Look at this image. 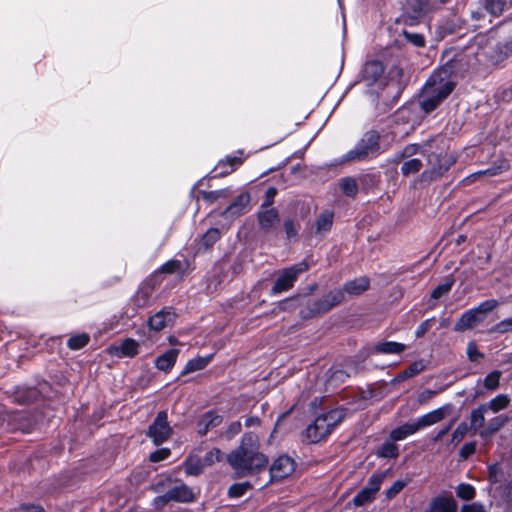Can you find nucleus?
Segmentation results:
<instances>
[{
	"instance_id": "ddd939ff",
	"label": "nucleus",
	"mask_w": 512,
	"mask_h": 512,
	"mask_svg": "<svg viewBox=\"0 0 512 512\" xmlns=\"http://www.w3.org/2000/svg\"><path fill=\"white\" fill-rule=\"evenodd\" d=\"M228 461L240 473L253 472L267 463L266 457L258 450H233Z\"/></svg>"
},
{
	"instance_id": "9b49d317",
	"label": "nucleus",
	"mask_w": 512,
	"mask_h": 512,
	"mask_svg": "<svg viewBox=\"0 0 512 512\" xmlns=\"http://www.w3.org/2000/svg\"><path fill=\"white\" fill-rule=\"evenodd\" d=\"M350 150L351 156L356 159V163H361L376 159L386 151V147L381 144L380 132L371 128L363 133Z\"/></svg>"
},
{
	"instance_id": "c756f323",
	"label": "nucleus",
	"mask_w": 512,
	"mask_h": 512,
	"mask_svg": "<svg viewBox=\"0 0 512 512\" xmlns=\"http://www.w3.org/2000/svg\"><path fill=\"white\" fill-rule=\"evenodd\" d=\"M154 284H143V280L139 284L136 292L130 297L129 303L135 307L136 310H140L149 307L153 301L154 293L156 291Z\"/></svg>"
},
{
	"instance_id": "20e7f679",
	"label": "nucleus",
	"mask_w": 512,
	"mask_h": 512,
	"mask_svg": "<svg viewBox=\"0 0 512 512\" xmlns=\"http://www.w3.org/2000/svg\"><path fill=\"white\" fill-rule=\"evenodd\" d=\"M427 167L409 182L410 190H424L441 180L455 163L456 156L447 152L446 140L441 134H433L424 139Z\"/></svg>"
},
{
	"instance_id": "0e129e2a",
	"label": "nucleus",
	"mask_w": 512,
	"mask_h": 512,
	"mask_svg": "<svg viewBox=\"0 0 512 512\" xmlns=\"http://www.w3.org/2000/svg\"><path fill=\"white\" fill-rule=\"evenodd\" d=\"M156 378V372H154L148 364H144L141 368L140 374L137 377V385L141 389L148 388Z\"/></svg>"
},
{
	"instance_id": "c85d7f7f",
	"label": "nucleus",
	"mask_w": 512,
	"mask_h": 512,
	"mask_svg": "<svg viewBox=\"0 0 512 512\" xmlns=\"http://www.w3.org/2000/svg\"><path fill=\"white\" fill-rule=\"evenodd\" d=\"M295 468V461L287 455H282L278 457L271 465L270 479L271 481H281L292 475L295 471Z\"/></svg>"
},
{
	"instance_id": "a19ab883",
	"label": "nucleus",
	"mask_w": 512,
	"mask_h": 512,
	"mask_svg": "<svg viewBox=\"0 0 512 512\" xmlns=\"http://www.w3.org/2000/svg\"><path fill=\"white\" fill-rule=\"evenodd\" d=\"M451 384L452 382H449L436 389L425 388L418 393L416 399H409L406 405H411V410L415 411L421 405L428 403L433 396L446 390Z\"/></svg>"
},
{
	"instance_id": "680f3d73",
	"label": "nucleus",
	"mask_w": 512,
	"mask_h": 512,
	"mask_svg": "<svg viewBox=\"0 0 512 512\" xmlns=\"http://www.w3.org/2000/svg\"><path fill=\"white\" fill-rule=\"evenodd\" d=\"M236 153L239 154V155L228 154L224 158L220 159L217 162L216 167H219V168L226 167L227 169L235 167V170H236L239 166L242 165V163L244 161V158L242 157V154L244 153V150L243 149H238L236 151Z\"/></svg>"
},
{
	"instance_id": "4d7b16f0",
	"label": "nucleus",
	"mask_w": 512,
	"mask_h": 512,
	"mask_svg": "<svg viewBox=\"0 0 512 512\" xmlns=\"http://www.w3.org/2000/svg\"><path fill=\"white\" fill-rule=\"evenodd\" d=\"M406 87V83L398 84V86H389V88H395V92L390 96L388 100L382 101L381 106L383 113H388L398 104Z\"/></svg>"
},
{
	"instance_id": "09e8293b",
	"label": "nucleus",
	"mask_w": 512,
	"mask_h": 512,
	"mask_svg": "<svg viewBox=\"0 0 512 512\" xmlns=\"http://www.w3.org/2000/svg\"><path fill=\"white\" fill-rule=\"evenodd\" d=\"M511 403V397L507 393H499L487 402L480 403L483 408L488 412L497 413L500 410L506 409Z\"/></svg>"
},
{
	"instance_id": "79ce46f5",
	"label": "nucleus",
	"mask_w": 512,
	"mask_h": 512,
	"mask_svg": "<svg viewBox=\"0 0 512 512\" xmlns=\"http://www.w3.org/2000/svg\"><path fill=\"white\" fill-rule=\"evenodd\" d=\"M428 362L423 358H418L413 361V363L406 370L398 373L391 379V384H397L403 382L413 376L421 373L426 367Z\"/></svg>"
},
{
	"instance_id": "0eeeda50",
	"label": "nucleus",
	"mask_w": 512,
	"mask_h": 512,
	"mask_svg": "<svg viewBox=\"0 0 512 512\" xmlns=\"http://www.w3.org/2000/svg\"><path fill=\"white\" fill-rule=\"evenodd\" d=\"M503 301L496 298H486L476 305L464 310L456 319L452 330L456 333L472 331L477 327L499 319L498 310Z\"/></svg>"
},
{
	"instance_id": "8fccbe9b",
	"label": "nucleus",
	"mask_w": 512,
	"mask_h": 512,
	"mask_svg": "<svg viewBox=\"0 0 512 512\" xmlns=\"http://www.w3.org/2000/svg\"><path fill=\"white\" fill-rule=\"evenodd\" d=\"M457 504L451 497L439 496L435 498L427 512H456Z\"/></svg>"
},
{
	"instance_id": "5701e85b",
	"label": "nucleus",
	"mask_w": 512,
	"mask_h": 512,
	"mask_svg": "<svg viewBox=\"0 0 512 512\" xmlns=\"http://www.w3.org/2000/svg\"><path fill=\"white\" fill-rule=\"evenodd\" d=\"M385 69L386 66L383 61L378 58L366 60L356 75L357 81H367V87L374 86L376 81L384 73Z\"/></svg>"
},
{
	"instance_id": "ea45409f",
	"label": "nucleus",
	"mask_w": 512,
	"mask_h": 512,
	"mask_svg": "<svg viewBox=\"0 0 512 512\" xmlns=\"http://www.w3.org/2000/svg\"><path fill=\"white\" fill-rule=\"evenodd\" d=\"M510 417L505 414H500L490 418L484 428L479 430V437L482 440L491 438L500 428L508 424Z\"/></svg>"
},
{
	"instance_id": "de8ad7c7",
	"label": "nucleus",
	"mask_w": 512,
	"mask_h": 512,
	"mask_svg": "<svg viewBox=\"0 0 512 512\" xmlns=\"http://www.w3.org/2000/svg\"><path fill=\"white\" fill-rule=\"evenodd\" d=\"M388 86H398V84L406 83V86L409 84V77L405 75L404 69L400 63H393L385 76Z\"/></svg>"
},
{
	"instance_id": "bf43d9fd",
	"label": "nucleus",
	"mask_w": 512,
	"mask_h": 512,
	"mask_svg": "<svg viewBox=\"0 0 512 512\" xmlns=\"http://www.w3.org/2000/svg\"><path fill=\"white\" fill-rule=\"evenodd\" d=\"M412 419L418 431L428 428L441 421L438 418V412L433 410Z\"/></svg>"
},
{
	"instance_id": "b1692460",
	"label": "nucleus",
	"mask_w": 512,
	"mask_h": 512,
	"mask_svg": "<svg viewBox=\"0 0 512 512\" xmlns=\"http://www.w3.org/2000/svg\"><path fill=\"white\" fill-rule=\"evenodd\" d=\"M381 176V171L374 167L361 170V172L356 175L360 193L367 195L379 190Z\"/></svg>"
},
{
	"instance_id": "4be33fe9",
	"label": "nucleus",
	"mask_w": 512,
	"mask_h": 512,
	"mask_svg": "<svg viewBox=\"0 0 512 512\" xmlns=\"http://www.w3.org/2000/svg\"><path fill=\"white\" fill-rule=\"evenodd\" d=\"M140 342L133 337H125L119 342H113L106 348L111 357L132 359L140 353Z\"/></svg>"
},
{
	"instance_id": "dca6fc26",
	"label": "nucleus",
	"mask_w": 512,
	"mask_h": 512,
	"mask_svg": "<svg viewBox=\"0 0 512 512\" xmlns=\"http://www.w3.org/2000/svg\"><path fill=\"white\" fill-rule=\"evenodd\" d=\"M178 316L176 308L172 305H164L146 319V325L149 331L159 338L161 331L175 326Z\"/></svg>"
},
{
	"instance_id": "3c124183",
	"label": "nucleus",
	"mask_w": 512,
	"mask_h": 512,
	"mask_svg": "<svg viewBox=\"0 0 512 512\" xmlns=\"http://www.w3.org/2000/svg\"><path fill=\"white\" fill-rule=\"evenodd\" d=\"M423 166L424 163L421 158L410 157L402 162L400 172L404 178L410 177L412 175L417 176L421 173L420 171L422 170Z\"/></svg>"
},
{
	"instance_id": "a211bd4d",
	"label": "nucleus",
	"mask_w": 512,
	"mask_h": 512,
	"mask_svg": "<svg viewBox=\"0 0 512 512\" xmlns=\"http://www.w3.org/2000/svg\"><path fill=\"white\" fill-rule=\"evenodd\" d=\"M509 169V160L506 159L505 157H499L496 160H494L487 168L477 170L465 176L463 179L459 181L458 186L470 185L483 177L498 176L508 171Z\"/></svg>"
},
{
	"instance_id": "f704fd0d",
	"label": "nucleus",
	"mask_w": 512,
	"mask_h": 512,
	"mask_svg": "<svg viewBox=\"0 0 512 512\" xmlns=\"http://www.w3.org/2000/svg\"><path fill=\"white\" fill-rule=\"evenodd\" d=\"M375 355L372 352L371 344H365L352 356L344 360V366L351 369L355 373L365 369V362L371 356Z\"/></svg>"
},
{
	"instance_id": "5fc2aeb1",
	"label": "nucleus",
	"mask_w": 512,
	"mask_h": 512,
	"mask_svg": "<svg viewBox=\"0 0 512 512\" xmlns=\"http://www.w3.org/2000/svg\"><path fill=\"white\" fill-rule=\"evenodd\" d=\"M479 332L487 335H503L512 332V316L506 317L486 328L485 330H480Z\"/></svg>"
},
{
	"instance_id": "423d86ee",
	"label": "nucleus",
	"mask_w": 512,
	"mask_h": 512,
	"mask_svg": "<svg viewBox=\"0 0 512 512\" xmlns=\"http://www.w3.org/2000/svg\"><path fill=\"white\" fill-rule=\"evenodd\" d=\"M52 419L51 411H37L32 406L15 411L0 407V435L4 432L29 434L48 426Z\"/></svg>"
},
{
	"instance_id": "bb28decb",
	"label": "nucleus",
	"mask_w": 512,
	"mask_h": 512,
	"mask_svg": "<svg viewBox=\"0 0 512 512\" xmlns=\"http://www.w3.org/2000/svg\"><path fill=\"white\" fill-rule=\"evenodd\" d=\"M61 343L60 336H47L41 334L38 337L31 336L25 341L24 349L32 353H38L43 351L53 352L56 346Z\"/></svg>"
},
{
	"instance_id": "1a4fd4ad",
	"label": "nucleus",
	"mask_w": 512,
	"mask_h": 512,
	"mask_svg": "<svg viewBox=\"0 0 512 512\" xmlns=\"http://www.w3.org/2000/svg\"><path fill=\"white\" fill-rule=\"evenodd\" d=\"M467 65L468 61L463 49L458 50L455 46L446 47L440 54L438 65L429 76L431 79H435L437 83L453 88L454 83L450 77L462 74Z\"/></svg>"
},
{
	"instance_id": "6e6d98bb",
	"label": "nucleus",
	"mask_w": 512,
	"mask_h": 512,
	"mask_svg": "<svg viewBox=\"0 0 512 512\" xmlns=\"http://www.w3.org/2000/svg\"><path fill=\"white\" fill-rule=\"evenodd\" d=\"M487 413L486 409L478 404L477 407L473 408L469 415V427L470 430L476 432L480 429L481 426L485 423V414Z\"/></svg>"
},
{
	"instance_id": "e2e57ef3",
	"label": "nucleus",
	"mask_w": 512,
	"mask_h": 512,
	"mask_svg": "<svg viewBox=\"0 0 512 512\" xmlns=\"http://www.w3.org/2000/svg\"><path fill=\"white\" fill-rule=\"evenodd\" d=\"M136 334L140 337L138 341L141 346L150 347L158 342V337L149 331L146 320L136 329Z\"/></svg>"
},
{
	"instance_id": "4468645a",
	"label": "nucleus",
	"mask_w": 512,
	"mask_h": 512,
	"mask_svg": "<svg viewBox=\"0 0 512 512\" xmlns=\"http://www.w3.org/2000/svg\"><path fill=\"white\" fill-rule=\"evenodd\" d=\"M173 434V428L168 420L167 410H159L146 429V436L157 448L162 446Z\"/></svg>"
},
{
	"instance_id": "cd10ccee",
	"label": "nucleus",
	"mask_w": 512,
	"mask_h": 512,
	"mask_svg": "<svg viewBox=\"0 0 512 512\" xmlns=\"http://www.w3.org/2000/svg\"><path fill=\"white\" fill-rule=\"evenodd\" d=\"M222 421L223 415L217 409H208L197 419L195 423L196 432L200 437H204L209 431L218 427Z\"/></svg>"
},
{
	"instance_id": "69168bd1",
	"label": "nucleus",
	"mask_w": 512,
	"mask_h": 512,
	"mask_svg": "<svg viewBox=\"0 0 512 512\" xmlns=\"http://www.w3.org/2000/svg\"><path fill=\"white\" fill-rule=\"evenodd\" d=\"M402 36L407 43L416 48L424 47L426 44V38L423 33L403 29Z\"/></svg>"
},
{
	"instance_id": "c03bdc74",
	"label": "nucleus",
	"mask_w": 512,
	"mask_h": 512,
	"mask_svg": "<svg viewBox=\"0 0 512 512\" xmlns=\"http://www.w3.org/2000/svg\"><path fill=\"white\" fill-rule=\"evenodd\" d=\"M340 193L350 199H355L360 192L356 175H346L338 180Z\"/></svg>"
},
{
	"instance_id": "864d4df0",
	"label": "nucleus",
	"mask_w": 512,
	"mask_h": 512,
	"mask_svg": "<svg viewBox=\"0 0 512 512\" xmlns=\"http://www.w3.org/2000/svg\"><path fill=\"white\" fill-rule=\"evenodd\" d=\"M290 412H291V410L288 409V410L282 411L278 414V416L274 422L273 429L267 439L268 445L272 444L274 439L277 437L278 433H280L282 431L287 432L289 430L287 427L286 420L289 417Z\"/></svg>"
},
{
	"instance_id": "4c0bfd02",
	"label": "nucleus",
	"mask_w": 512,
	"mask_h": 512,
	"mask_svg": "<svg viewBox=\"0 0 512 512\" xmlns=\"http://www.w3.org/2000/svg\"><path fill=\"white\" fill-rule=\"evenodd\" d=\"M371 346L372 352H374L375 355L400 354L407 347L405 343L394 340H380L371 344Z\"/></svg>"
},
{
	"instance_id": "2eb2a0df",
	"label": "nucleus",
	"mask_w": 512,
	"mask_h": 512,
	"mask_svg": "<svg viewBox=\"0 0 512 512\" xmlns=\"http://www.w3.org/2000/svg\"><path fill=\"white\" fill-rule=\"evenodd\" d=\"M188 265L189 261L187 259H178L176 257H172L163 264H161L147 277H145L143 279V284L147 285L151 283L154 284L156 288H158V286L163 281L165 275H183L186 272Z\"/></svg>"
},
{
	"instance_id": "a878e982",
	"label": "nucleus",
	"mask_w": 512,
	"mask_h": 512,
	"mask_svg": "<svg viewBox=\"0 0 512 512\" xmlns=\"http://www.w3.org/2000/svg\"><path fill=\"white\" fill-rule=\"evenodd\" d=\"M180 353L181 348L177 346L165 349L153 359L154 368L164 374L170 373L176 365Z\"/></svg>"
},
{
	"instance_id": "aec40b11",
	"label": "nucleus",
	"mask_w": 512,
	"mask_h": 512,
	"mask_svg": "<svg viewBox=\"0 0 512 512\" xmlns=\"http://www.w3.org/2000/svg\"><path fill=\"white\" fill-rule=\"evenodd\" d=\"M225 233L224 225H212L206 229L204 233L197 236L193 242L195 254H203L213 248Z\"/></svg>"
},
{
	"instance_id": "338daca9",
	"label": "nucleus",
	"mask_w": 512,
	"mask_h": 512,
	"mask_svg": "<svg viewBox=\"0 0 512 512\" xmlns=\"http://www.w3.org/2000/svg\"><path fill=\"white\" fill-rule=\"evenodd\" d=\"M235 448H261L258 435L252 431L245 432Z\"/></svg>"
},
{
	"instance_id": "c9c22d12",
	"label": "nucleus",
	"mask_w": 512,
	"mask_h": 512,
	"mask_svg": "<svg viewBox=\"0 0 512 512\" xmlns=\"http://www.w3.org/2000/svg\"><path fill=\"white\" fill-rule=\"evenodd\" d=\"M220 460V451H210L207 453L204 460L198 456H191L186 462V472L191 475L199 474L202 469L208 465L213 464L215 461Z\"/></svg>"
},
{
	"instance_id": "f3484780",
	"label": "nucleus",
	"mask_w": 512,
	"mask_h": 512,
	"mask_svg": "<svg viewBox=\"0 0 512 512\" xmlns=\"http://www.w3.org/2000/svg\"><path fill=\"white\" fill-rule=\"evenodd\" d=\"M256 218L259 228L271 235L279 236L281 234L279 210L275 206H259L256 211Z\"/></svg>"
},
{
	"instance_id": "37998d69",
	"label": "nucleus",
	"mask_w": 512,
	"mask_h": 512,
	"mask_svg": "<svg viewBox=\"0 0 512 512\" xmlns=\"http://www.w3.org/2000/svg\"><path fill=\"white\" fill-rule=\"evenodd\" d=\"M479 3L492 17H499L512 7V0H479Z\"/></svg>"
},
{
	"instance_id": "f8f14e48",
	"label": "nucleus",
	"mask_w": 512,
	"mask_h": 512,
	"mask_svg": "<svg viewBox=\"0 0 512 512\" xmlns=\"http://www.w3.org/2000/svg\"><path fill=\"white\" fill-rule=\"evenodd\" d=\"M439 9L433 0H405L401 16L405 17V24L413 27L425 18L431 16Z\"/></svg>"
},
{
	"instance_id": "603ef678",
	"label": "nucleus",
	"mask_w": 512,
	"mask_h": 512,
	"mask_svg": "<svg viewBox=\"0 0 512 512\" xmlns=\"http://www.w3.org/2000/svg\"><path fill=\"white\" fill-rule=\"evenodd\" d=\"M502 374L500 369H493L484 378H478L477 385L483 384L487 390L495 391L500 387Z\"/></svg>"
},
{
	"instance_id": "13d9d810",
	"label": "nucleus",
	"mask_w": 512,
	"mask_h": 512,
	"mask_svg": "<svg viewBox=\"0 0 512 512\" xmlns=\"http://www.w3.org/2000/svg\"><path fill=\"white\" fill-rule=\"evenodd\" d=\"M89 342L90 335L86 332H81L71 335L67 339L66 346L72 351H79L85 348Z\"/></svg>"
},
{
	"instance_id": "58836bf2",
	"label": "nucleus",
	"mask_w": 512,
	"mask_h": 512,
	"mask_svg": "<svg viewBox=\"0 0 512 512\" xmlns=\"http://www.w3.org/2000/svg\"><path fill=\"white\" fill-rule=\"evenodd\" d=\"M250 252L243 248L233 258L227 269V276L229 275V281H233L245 270L247 262L250 260Z\"/></svg>"
},
{
	"instance_id": "f257e3e1",
	"label": "nucleus",
	"mask_w": 512,
	"mask_h": 512,
	"mask_svg": "<svg viewBox=\"0 0 512 512\" xmlns=\"http://www.w3.org/2000/svg\"><path fill=\"white\" fill-rule=\"evenodd\" d=\"M68 383L69 379L62 371H48L47 378L37 374L14 386V399L20 404L31 405L37 411L49 410L54 418V411L63 399L61 388Z\"/></svg>"
},
{
	"instance_id": "052dcab7",
	"label": "nucleus",
	"mask_w": 512,
	"mask_h": 512,
	"mask_svg": "<svg viewBox=\"0 0 512 512\" xmlns=\"http://www.w3.org/2000/svg\"><path fill=\"white\" fill-rule=\"evenodd\" d=\"M271 284H272L271 273L267 277L259 279L253 285L250 293L247 295V297L249 298V302H251L255 298H258L263 292H266L268 294Z\"/></svg>"
},
{
	"instance_id": "39448f33",
	"label": "nucleus",
	"mask_w": 512,
	"mask_h": 512,
	"mask_svg": "<svg viewBox=\"0 0 512 512\" xmlns=\"http://www.w3.org/2000/svg\"><path fill=\"white\" fill-rule=\"evenodd\" d=\"M370 286L371 279L367 275L347 280L341 286L331 288L321 297L315 298L313 307L305 308L301 316L305 318H320L333 308L362 295Z\"/></svg>"
},
{
	"instance_id": "49530a36",
	"label": "nucleus",
	"mask_w": 512,
	"mask_h": 512,
	"mask_svg": "<svg viewBox=\"0 0 512 512\" xmlns=\"http://www.w3.org/2000/svg\"><path fill=\"white\" fill-rule=\"evenodd\" d=\"M346 163H356V159L354 156H351V150H348L346 153L341 156L332 159L329 163H325L323 165H311L310 166V174L319 175L321 171H324L331 167H336Z\"/></svg>"
},
{
	"instance_id": "e433bc0d",
	"label": "nucleus",
	"mask_w": 512,
	"mask_h": 512,
	"mask_svg": "<svg viewBox=\"0 0 512 512\" xmlns=\"http://www.w3.org/2000/svg\"><path fill=\"white\" fill-rule=\"evenodd\" d=\"M281 234H284L286 244H295L301 238V222L295 219L283 217L280 223Z\"/></svg>"
},
{
	"instance_id": "72a5a7b5",
	"label": "nucleus",
	"mask_w": 512,
	"mask_h": 512,
	"mask_svg": "<svg viewBox=\"0 0 512 512\" xmlns=\"http://www.w3.org/2000/svg\"><path fill=\"white\" fill-rule=\"evenodd\" d=\"M193 500L192 490L188 486L180 484L170 489L165 495L158 497L156 503L164 505L168 501L191 502Z\"/></svg>"
},
{
	"instance_id": "473e14b6",
	"label": "nucleus",
	"mask_w": 512,
	"mask_h": 512,
	"mask_svg": "<svg viewBox=\"0 0 512 512\" xmlns=\"http://www.w3.org/2000/svg\"><path fill=\"white\" fill-rule=\"evenodd\" d=\"M454 284L455 278L452 274H448L442 282L438 283L430 291L429 298L427 299L428 308H433L437 302L446 299Z\"/></svg>"
},
{
	"instance_id": "9d476101",
	"label": "nucleus",
	"mask_w": 512,
	"mask_h": 512,
	"mask_svg": "<svg viewBox=\"0 0 512 512\" xmlns=\"http://www.w3.org/2000/svg\"><path fill=\"white\" fill-rule=\"evenodd\" d=\"M312 264L313 260L310 256H305L296 263L274 270L271 273L272 284L269 288L268 295L275 297L290 291L299 277L304 272L308 271Z\"/></svg>"
},
{
	"instance_id": "6ab92c4d",
	"label": "nucleus",
	"mask_w": 512,
	"mask_h": 512,
	"mask_svg": "<svg viewBox=\"0 0 512 512\" xmlns=\"http://www.w3.org/2000/svg\"><path fill=\"white\" fill-rule=\"evenodd\" d=\"M250 203L251 193L249 191L240 192L224 209L218 212V215L228 221H234L251 209Z\"/></svg>"
},
{
	"instance_id": "7c9ffc66",
	"label": "nucleus",
	"mask_w": 512,
	"mask_h": 512,
	"mask_svg": "<svg viewBox=\"0 0 512 512\" xmlns=\"http://www.w3.org/2000/svg\"><path fill=\"white\" fill-rule=\"evenodd\" d=\"M384 479L383 474L374 475L370 478L366 487H364L353 499L356 506H362L372 501L379 491Z\"/></svg>"
},
{
	"instance_id": "774afa93",
	"label": "nucleus",
	"mask_w": 512,
	"mask_h": 512,
	"mask_svg": "<svg viewBox=\"0 0 512 512\" xmlns=\"http://www.w3.org/2000/svg\"><path fill=\"white\" fill-rule=\"evenodd\" d=\"M204 369L205 368L202 365L201 360H200V354H197L196 356H194L193 358H190L186 362V364L180 371V376H186V375H189V374H192V373L204 370Z\"/></svg>"
},
{
	"instance_id": "f03ea898",
	"label": "nucleus",
	"mask_w": 512,
	"mask_h": 512,
	"mask_svg": "<svg viewBox=\"0 0 512 512\" xmlns=\"http://www.w3.org/2000/svg\"><path fill=\"white\" fill-rule=\"evenodd\" d=\"M451 92L452 87H446L441 83H437L435 79H431L429 76L414 95L395 111V117L398 120L412 122L404 136L414 131L428 115L439 107L441 102Z\"/></svg>"
},
{
	"instance_id": "6e6552de",
	"label": "nucleus",
	"mask_w": 512,
	"mask_h": 512,
	"mask_svg": "<svg viewBox=\"0 0 512 512\" xmlns=\"http://www.w3.org/2000/svg\"><path fill=\"white\" fill-rule=\"evenodd\" d=\"M318 289V283L311 282L304 286H299L292 294L286 296L276 302H273L269 310L264 311L261 315L273 319L281 312H293L299 308L298 318L301 323H305L313 318L302 317V311L305 308L313 307L315 299L311 296Z\"/></svg>"
},
{
	"instance_id": "393cba45",
	"label": "nucleus",
	"mask_w": 512,
	"mask_h": 512,
	"mask_svg": "<svg viewBox=\"0 0 512 512\" xmlns=\"http://www.w3.org/2000/svg\"><path fill=\"white\" fill-rule=\"evenodd\" d=\"M311 215L310 204L300 198H292L287 201L283 209V217L295 219L297 221H306Z\"/></svg>"
},
{
	"instance_id": "2f4dec72",
	"label": "nucleus",
	"mask_w": 512,
	"mask_h": 512,
	"mask_svg": "<svg viewBox=\"0 0 512 512\" xmlns=\"http://www.w3.org/2000/svg\"><path fill=\"white\" fill-rule=\"evenodd\" d=\"M334 223V212L332 209H323L314 220L313 234L318 239L325 238L332 230Z\"/></svg>"
},
{
	"instance_id": "7ed1b4c3",
	"label": "nucleus",
	"mask_w": 512,
	"mask_h": 512,
	"mask_svg": "<svg viewBox=\"0 0 512 512\" xmlns=\"http://www.w3.org/2000/svg\"><path fill=\"white\" fill-rule=\"evenodd\" d=\"M370 398V391L366 396L355 398L347 405H336L319 413L301 431L300 440L304 445L318 444L324 441L346 418L358 410L366 408L367 400Z\"/></svg>"
},
{
	"instance_id": "412c9836",
	"label": "nucleus",
	"mask_w": 512,
	"mask_h": 512,
	"mask_svg": "<svg viewBox=\"0 0 512 512\" xmlns=\"http://www.w3.org/2000/svg\"><path fill=\"white\" fill-rule=\"evenodd\" d=\"M416 432H418V430L413 419H408L393 427L382 443L375 445L373 448H399V446L394 445L395 442L402 441Z\"/></svg>"
},
{
	"instance_id": "a18cd8bd",
	"label": "nucleus",
	"mask_w": 512,
	"mask_h": 512,
	"mask_svg": "<svg viewBox=\"0 0 512 512\" xmlns=\"http://www.w3.org/2000/svg\"><path fill=\"white\" fill-rule=\"evenodd\" d=\"M235 191L236 189H234L232 186H227L216 190L200 189L199 193L206 205H212L219 199L226 198L228 195L234 193Z\"/></svg>"
}]
</instances>
